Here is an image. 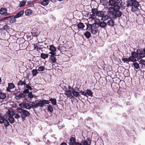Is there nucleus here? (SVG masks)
Segmentation results:
<instances>
[{
    "label": "nucleus",
    "mask_w": 145,
    "mask_h": 145,
    "mask_svg": "<svg viewBox=\"0 0 145 145\" xmlns=\"http://www.w3.org/2000/svg\"><path fill=\"white\" fill-rule=\"evenodd\" d=\"M109 10L112 15L114 16V18L120 17L122 15V13L119 10H116L114 8L113 9L112 7H110Z\"/></svg>",
    "instance_id": "nucleus-1"
},
{
    "label": "nucleus",
    "mask_w": 145,
    "mask_h": 145,
    "mask_svg": "<svg viewBox=\"0 0 145 145\" xmlns=\"http://www.w3.org/2000/svg\"><path fill=\"white\" fill-rule=\"evenodd\" d=\"M127 7H134L135 8H137L139 6V3L137 0H127L126 2Z\"/></svg>",
    "instance_id": "nucleus-2"
},
{
    "label": "nucleus",
    "mask_w": 145,
    "mask_h": 145,
    "mask_svg": "<svg viewBox=\"0 0 145 145\" xmlns=\"http://www.w3.org/2000/svg\"><path fill=\"white\" fill-rule=\"evenodd\" d=\"M36 102L37 105L40 107H43L44 106L45 104H49L50 103L49 101L45 100L37 101Z\"/></svg>",
    "instance_id": "nucleus-3"
},
{
    "label": "nucleus",
    "mask_w": 145,
    "mask_h": 145,
    "mask_svg": "<svg viewBox=\"0 0 145 145\" xmlns=\"http://www.w3.org/2000/svg\"><path fill=\"white\" fill-rule=\"evenodd\" d=\"M18 86H23L24 85V88L25 89H28V90H32V89L31 87L28 84H26V82L25 80L24 81H22V80H20L18 82Z\"/></svg>",
    "instance_id": "nucleus-4"
},
{
    "label": "nucleus",
    "mask_w": 145,
    "mask_h": 145,
    "mask_svg": "<svg viewBox=\"0 0 145 145\" xmlns=\"http://www.w3.org/2000/svg\"><path fill=\"white\" fill-rule=\"evenodd\" d=\"M29 90L28 89H25L22 93L19 94L18 95H16L15 98L18 100H19L20 98H24L26 94L29 92Z\"/></svg>",
    "instance_id": "nucleus-5"
},
{
    "label": "nucleus",
    "mask_w": 145,
    "mask_h": 145,
    "mask_svg": "<svg viewBox=\"0 0 145 145\" xmlns=\"http://www.w3.org/2000/svg\"><path fill=\"white\" fill-rule=\"evenodd\" d=\"M73 88L70 86H69V89L67 90H65V94L67 96V97H71L73 98V96H72V92Z\"/></svg>",
    "instance_id": "nucleus-6"
},
{
    "label": "nucleus",
    "mask_w": 145,
    "mask_h": 145,
    "mask_svg": "<svg viewBox=\"0 0 145 145\" xmlns=\"http://www.w3.org/2000/svg\"><path fill=\"white\" fill-rule=\"evenodd\" d=\"M95 11L93 12L96 13V16L98 17H101L104 15L105 12L102 11H98L97 8H94Z\"/></svg>",
    "instance_id": "nucleus-7"
},
{
    "label": "nucleus",
    "mask_w": 145,
    "mask_h": 145,
    "mask_svg": "<svg viewBox=\"0 0 145 145\" xmlns=\"http://www.w3.org/2000/svg\"><path fill=\"white\" fill-rule=\"evenodd\" d=\"M30 115L29 112L26 110H24L21 114V116L24 120L25 119L26 117L29 116Z\"/></svg>",
    "instance_id": "nucleus-8"
},
{
    "label": "nucleus",
    "mask_w": 145,
    "mask_h": 145,
    "mask_svg": "<svg viewBox=\"0 0 145 145\" xmlns=\"http://www.w3.org/2000/svg\"><path fill=\"white\" fill-rule=\"evenodd\" d=\"M3 123H4V125L6 127H8L10 125V123L8 121V118L7 115H4L2 117Z\"/></svg>",
    "instance_id": "nucleus-9"
},
{
    "label": "nucleus",
    "mask_w": 145,
    "mask_h": 145,
    "mask_svg": "<svg viewBox=\"0 0 145 145\" xmlns=\"http://www.w3.org/2000/svg\"><path fill=\"white\" fill-rule=\"evenodd\" d=\"M99 23V26L101 27L102 28H105L107 24L106 22L103 21V22H100V20L99 19H96L95 20V22H97V21Z\"/></svg>",
    "instance_id": "nucleus-10"
},
{
    "label": "nucleus",
    "mask_w": 145,
    "mask_h": 145,
    "mask_svg": "<svg viewBox=\"0 0 145 145\" xmlns=\"http://www.w3.org/2000/svg\"><path fill=\"white\" fill-rule=\"evenodd\" d=\"M145 49L143 50H140L139 49H138L137 51V52L138 53V56L141 58H143L145 57V52L144 50Z\"/></svg>",
    "instance_id": "nucleus-11"
},
{
    "label": "nucleus",
    "mask_w": 145,
    "mask_h": 145,
    "mask_svg": "<svg viewBox=\"0 0 145 145\" xmlns=\"http://www.w3.org/2000/svg\"><path fill=\"white\" fill-rule=\"evenodd\" d=\"M116 5L114 8L116 9H118V8H119V6L123 4V1L122 0H116Z\"/></svg>",
    "instance_id": "nucleus-12"
},
{
    "label": "nucleus",
    "mask_w": 145,
    "mask_h": 145,
    "mask_svg": "<svg viewBox=\"0 0 145 145\" xmlns=\"http://www.w3.org/2000/svg\"><path fill=\"white\" fill-rule=\"evenodd\" d=\"M0 14L5 16L8 15L9 14L7 13V10L5 8H2L0 9Z\"/></svg>",
    "instance_id": "nucleus-13"
},
{
    "label": "nucleus",
    "mask_w": 145,
    "mask_h": 145,
    "mask_svg": "<svg viewBox=\"0 0 145 145\" xmlns=\"http://www.w3.org/2000/svg\"><path fill=\"white\" fill-rule=\"evenodd\" d=\"M8 87H7L6 90L8 92H11L10 89L15 88V86L14 84L9 83L8 84Z\"/></svg>",
    "instance_id": "nucleus-14"
},
{
    "label": "nucleus",
    "mask_w": 145,
    "mask_h": 145,
    "mask_svg": "<svg viewBox=\"0 0 145 145\" xmlns=\"http://www.w3.org/2000/svg\"><path fill=\"white\" fill-rule=\"evenodd\" d=\"M91 143L89 138H87L86 141L83 140L81 142L82 145H90Z\"/></svg>",
    "instance_id": "nucleus-15"
},
{
    "label": "nucleus",
    "mask_w": 145,
    "mask_h": 145,
    "mask_svg": "<svg viewBox=\"0 0 145 145\" xmlns=\"http://www.w3.org/2000/svg\"><path fill=\"white\" fill-rule=\"evenodd\" d=\"M91 12L92 13L91 14H90V17L89 18V19H91V20L95 19V18L96 16V13H95L94 12L95 11L94 8H92L91 10Z\"/></svg>",
    "instance_id": "nucleus-16"
},
{
    "label": "nucleus",
    "mask_w": 145,
    "mask_h": 145,
    "mask_svg": "<svg viewBox=\"0 0 145 145\" xmlns=\"http://www.w3.org/2000/svg\"><path fill=\"white\" fill-rule=\"evenodd\" d=\"M116 0H109L108 2V5L109 6L113 7V9L116 5Z\"/></svg>",
    "instance_id": "nucleus-17"
},
{
    "label": "nucleus",
    "mask_w": 145,
    "mask_h": 145,
    "mask_svg": "<svg viewBox=\"0 0 145 145\" xmlns=\"http://www.w3.org/2000/svg\"><path fill=\"white\" fill-rule=\"evenodd\" d=\"M76 142L75 138L72 137L69 140V145H74Z\"/></svg>",
    "instance_id": "nucleus-18"
},
{
    "label": "nucleus",
    "mask_w": 145,
    "mask_h": 145,
    "mask_svg": "<svg viewBox=\"0 0 145 145\" xmlns=\"http://www.w3.org/2000/svg\"><path fill=\"white\" fill-rule=\"evenodd\" d=\"M26 100H25L24 101V108L27 109H31L32 108V106L29 105L28 103H27L25 102Z\"/></svg>",
    "instance_id": "nucleus-19"
},
{
    "label": "nucleus",
    "mask_w": 145,
    "mask_h": 145,
    "mask_svg": "<svg viewBox=\"0 0 145 145\" xmlns=\"http://www.w3.org/2000/svg\"><path fill=\"white\" fill-rule=\"evenodd\" d=\"M49 60L50 62L52 63H55L56 61V58L55 56H50Z\"/></svg>",
    "instance_id": "nucleus-20"
},
{
    "label": "nucleus",
    "mask_w": 145,
    "mask_h": 145,
    "mask_svg": "<svg viewBox=\"0 0 145 145\" xmlns=\"http://www.w3.org/2000/svg\"><path fill=\"white\" fill-rule=\"evenodd\" d=\"M24 13V10H22L20 11L14 16L15 18H16L21 17L23 15Z\"/></svg>",
    "instance_id": "nucleus-21"
},
{
    "label": "nucleus",
    "mask_w": 145,
    "mask_h": 145,
    "mask_svg": "<svg viewBox=\"0 0 145 145\" xmlns=\"http://www.w3.org/2000/svg\"><path fill=\"white\" fill-rule=\"evenodd\" d=\"M72 94V96H73V97L74 96L76 97H78L80 96V95L79 94V93L77 91L74 89H73ZM73 98H74V97Z\"/></svg>",
    "instance_id": "nucleus-22"
},
{
    "label": "nucleus",
    "mask_w": 145,
    "mask_h": 145,
    "mask_svg": "<svg viewBox=\"0 0 145 145\" xmlns=\"http://www.w3.org/2000/svg\"><path fill=\"white\" fill-rule=\"evenodd\" d=\"M114 20L111 19L107 22V24L109 26L113 27L114 25Z\"/></svg>",
    "instance_id": "nucleus-23"
},
{
    "label": "nucleus",
    "mask_w": 145,
    "mask_h": 145,
    "mask_svg": "<svg viewBox=\"0 0 145 145\" xmlns=\"http://www.w3.org/2000/svg\"><path fill=\"white\" fill-rule=\"evenodd\" d=\"M48 101L49 102L50 101L52 104L54 105H56L57 104L56 100L55 98H51Z\"/></svg>",
    "instance_id": "nucleus-24"
},
{
    "label": "nucleus",
    "mask_w": 145,
    "mask_h": 145,
    "mask_svg": "<svg viewBox=\"0 0 145 145\" xmlns=\"http://www.w3.org/2000/svg\"><path fill=\"white\" fill-rule=\"evenodd\" d=\"M49 3V0H43V1L41 2L40 4L42 5L45 6L47 5Z\"/></svg>",
    "instance_id": "nucleus-25"
},
{
    "label": "nucleus",
    "mask_w": 145,
    "mask_h": 145,
    "mask_svg": "<svg viewBox=\"0 0 145 145\" xmlns=\"http://www.w3.org/2000/svg\"><path fill=\"white\" fill-rule=\"evenodd\" d=\"M132 57L136 59L138 57V53L135 51L132 52L131 53V56Z\"/></svg>",
    "instance_id": "nucleus-26"
},
{
    "label": "nucleus",
    "mask_w": 145,
    "mask_h": 145,
    "mask_svg": "<svg viewBox=\"0 0 145 145\" xmlns=\"http://www.w3.org/2000/svg\"><path fill=\"white\" fill-rule=\"evenodd\" d=\"M6 94L5 93H3L2 92H0V99H5L6 97Z\"/></svg>",
    "instance_id": "nucleus-27"
},
{
    "label": "nucleus",
    "mask_w": 145,
    "mask_h": 145,
    "mask_svg": "<svg viewBox=\"0 0 145 145\" xmlns=\"http://www.w3.org/2000/svg\"><path fill=\"white\" fill-rule=\"evenodd\" d=\"M49 50L51 51L50 52H56V49L54 46L51 45L50 46Z\"/></svg>",
    "instance_id": "nucleus-28"
},
{
    "label": "nucleus",
    "mask_w": 145,
    "mask_h": 145,
    "mask_svg": "<svg viewBox=\"0 0 145 145\" xmlns=\"http://www.w3.org/2000/svg\"><path fill=\"white\" fill-rule=\"evenodd\" d=\"M77 26L78 28L80 29H83L85 27V25L82 22H80L77 24Z\"/></svg>",
    "instance_id": "nucleus-29"
},
{
    "label": "nucleus",
    "mask_w": 145,
    "mask_h": 145,
    "mask_svg": "<svg viewBox=\"0 0 145 145\" xmlns=\"http://www.w3.org/2000/svg\"><path fill=\"white\" fill-rule=\"evenodd\" d=\"M32 11L30 9H27L25 12V14L26 15L30 16L32 13Z\"/></svg>",
    "instance_id": "nucleus-30"
},
{
    "label": "nucleus",
    "mask_w": 145,
    "mask_h": 145,
    "mask_svg": "<svg viewBox=\"0 0 145 145\" xmlns=\"http://www.w3.org/2000/svg\"><path fill=\"white\" fill-rule=\"evenodd\" d=\"M48 54H45L44 53H42L40 54V57L42 58L45 59L48 57Z\"/></svg>",
    "instance_id": "nucleus-31"
},
{
    "label": "nucleus",
    "mask_w": 145,
    "mask_h": 145,
    "mask_svg": "<svg viewBox=\"0 0 145 145\" xmlns=\"http://www.w3.org/2000/svg\"><path fill=\"white\" fill-rule=\"evenodd\" d=\"M8 119L11 123H13L14 122V119L13 116H10L8 117Z\"/></svg>",
    "instance_id": "nucleus-32"
},
{
    "label": "nucleus",
    "mask_w": 145,
    "mask_h": 145,
    "mask_svg": "<svg viewBox=\"0 0 145 145\" xmlns=\"http://www.w3.org/2000/svg\"><path fill=\"white\" fill-rule=\"evenodd\" d=\"M45 70V68L43 66H40L38 67V71L39 72L43 71Z\"/></svg>",
    "instance_id": "nucleus-33"
},
{
    "label": "nucleus",
    "mask_w": 145,
    "mask_h": 145,
    "mask_svg": "<svg viewBox=\"0 0 145 145\" xmlns=\"http://www.w3.org/2000/svg\"><path fill=\"white\" fill-rule=\"evenodd\" d=\"M38 70L37 69H33L32 71V74L33 76H36L38 73Z\"/></svg>",
    "instance_id": "nucleus-34"
},
{
    "label": "nucleus",
    "mask_w": 145,
    "mask_h": 145,
    "mask_svg": "<svg viewBox=\"0 0 145 145\" xmlns=\"http://www.w3.org/2000/svg\"><path fill=\"white\" fill-rule=\"evenodd\" d=\"M32 35L34 37H37L39 34L38 32L37 31H34L31 32Z\"/></svg>",
    "instance_id": "nucleus-35"
},
{
    "label": "nucleus",
    "mask_w": 145,
    "mask_h": 145,
    "mask_svg": "<svg viewBox=\"0 0 145 145\" xmlns=\"http://www.w3.org/2000/svg\"><path fill=\"white\" fill-rule=\"evenodd\" d=\"M86 93H87V95H89L90 96H92V95L93 94V92L91 91L89 89H87L86 90Z\"/></svg>",
    "instance_id": "nucleus-36"
},
{
    "label": "nucleus",
    "mask_w": 145,
    "mask_h": 145,
    "mask_svg": "<svg viewBox=\"0 0 145 145\" xmlns=\"http://www.w3.org/2000/svg\"><path fill=\"white\" fill-rule=\"evenodd\" d=\"M14 114V113L13 111L10 110H8V117L10 116H13Z\"/></svg>",
    "instance_id": "nucleus-37"
},
{
    "label": "nucleus",
    "mask_w": 145,
    "mask_h": 145,
    "mask_svg": "<svg viewBox=\"0 0 145 145\" xmlns=\"http://www.w3.org/2000/svg\"><path fill=\"white\" fill-rule=\"evenodd\" d=\"M108 18V16L107 15H104V16L101 17V20L102 21H105L107 20Z\"/></svg>",
    "instance_id": "nucleus-38"
},
{
    "label": "nucleus",
    "mask_w": 145,
    "mask_h": 145,
    "mask_svg": "<svg viewBox=\"0 0 145 145\" xmlns=\"http://www.w3.org/2000/svg\"><path fill=\"white\" fill-rule=\"evenodd\" d=\"M85 36L87 38H89L91 35L90 33L88 31H87L84 34Z\"/></svg>",
    "instance_id": "nucleus-39"
},
{
    "label": "nucleus",
    "mask_w": 145,
    "mask_h": 145,
    "mask_svg": "<svg viewBox=\"0 0 145 145\" xmlns=\"http://www.w3.org/2000/svg\"><path fill=\"white\" fill-rule=\"evenodd\" d=\"M48 110L51 113H52L53 111V107L52 105H49L48 106Z\"/></svg>",
    "instance_id": "nucleus-40"
},
{
    "label": "nucleus",
    "mask_w": 145,
    "mask_h": 145,
    "mask_svg": "<svg viewBox=\"0 0 145 145\" xmlns=\"http://www.w3.org/2000/svg\"><path fill=\"white\" fill-rule=\"evenodd\" d=\"M31 103H32L31 104V105H32V107H33V108H36L39 107L37 105L36 102V103L33 102H31Z\"/></svg>",
    "instance_id": "nucleus-41"
},
{
    "label": "nucleus",
    "mask_w": 145,
    "mask_h": 145,
    "mask_svg": "<svg viewBox=\"0 0 145 145\" xmlns=\"http://www.w3.org/2000/svg\"><path fill=\"white\" fill-rule=\"evenodd\" d=\"M130 61H132L133 62H136L137 61V59L136 58L131 56L129 57Z\"/></svg>",
    "instance_id": "nucleus-42"
},
{
    "label": "nucleus",
    "mask_w": 145,
    "mask_h": 145,
    "mask_svg": "<svg viewBox=\"0 0 145 145\" xmlns=\"http://www.w3.org/2000/svg\"><path fill=\"white\" fill-rule=\"evenodd\" d=\"M26 3V1H23L20 2L19 4V6L20 7H22L25 5Z\"/></svg>",
    "instance_id": "nucleus-43"
},
{
    "label": "nucleus",
    "mask_w": 145,
    "mask_h": 145,
    "mask_svg": "<svg viewBox=\"0 0 145 145\" xmlns=\"http://www.w3.org/2000/svg\"><path fill=\"white\" fill-rule=\"evenodd\" d=\"M133 65L137 69H138L140 67L139 64L137 62L134 63Z\"/></svg>",
    "instance_id": "nucleus-44"
},
{
    "label": "nucleus",
    "mask_w": 145,
    "mask_h": 145,
    "mask_svg": "<svg viewBox=\"0 0 145 145\" xmlns=\"http://www.w3.org/2000/svg\"><path fill=\"white\" fill-rule=\"evenodd\" d=\"M92 27L91 24H88L87 25V28L86 29L90 31L92 29Z\"/></svg>",
    "instance_id": "nucleus-45"
},
{
    "label": "nucleus",
    "mask_w": 145,
    "mask_h": 145,
    "mask_svg": "<svg viewBox=\"0 0 145 145\" xmlns=\"http://www.w3.org/2000/svg\"><path fill=\"white\" fill-rule=\"evenodd\" d=\"M16 18H15L14 16V18L10 19L9 20L10 23L11 24H13L16 21Z\"/></svg>",
    "instance_id": "nucleus-46"
},
{
    "label": "nucleus",
    "mask_w": 145,
    "mask_h": 145,
    "mask_svg": "<svg viewBox=\"0 0 145 145\" xmlns=\"http://www.w3.org/2000/svg\"><path fill=\"white\" fill-rule=\"evenodd\" d=\"M119 8H118V9H117V10H120V9H121V10H124L125 8L126 7L123 4H122V5H121L119 6Z\"/></svg>",
    "instance_id": "nucleus-47"
},
{
    "label": "nucleus",
    "mask_w": 145,
    "mask_h": 145,
    "mask_svg": "<svg viewBox=\"0 0 145 145\" xmlns=\"http://www.w3.org/2000/svg\"><path fill=\"white\" fill-rule=\"evenodd\" d=\"M122 61H123L124 63L127 62V63L130 61L129 57L128 58H125L122 59Z\"/></svg>",
    "instance_id": "nucleus-48"
},
{
    "label": "nucleus",
    "mask_w": 145,
    "mask_h": 145,
    "mask_svg": "<svg viewBox=\"0 0 145 145\" xmlns=\"http://www.w3.org/2000/svg\"><path fill=\"white\" fill-rule=\"evenodd\" d=\"M98 30L96 29H92L91 30V32L92 33L95 34L97 32Z\"/></svg>",
    "instance_id": "nucleus-49"
},
{
    "label": "nucleus",
    "mask_w": 145,
    "mask_h": 145,
    "mask_svg": "<svg viewBox=\"0 0 145 145\" xmlns=\"http://www.w3.org/2000/svg\"><path fill=\"white\" fill-rule=\"evenodd\" d=\"M28 93V96L30 98H32L33 97V96L31 92H29Z\"/></svg>",
    "instance_id": "nucleus-50"
},
{
    "label": "nucleus",
    "mask_w": 145,
    "mask_h": 145,
    "mask_svg": "<svg viewBox=\"0 0 145 145\" xmlns=\"http://www.w3.org/2000/svg\"><path fill=\"white\" fill-rule=\"evenodd\" d=\"M49 54H51L50 55H49V56H56V54L55 52H49Z\"/></svg>",
    "instance_id": "nucleus-51"
},
{
    "label": "nucleus",
    "mask_w": 145,
    "mask_h": 145,
    "mask_svg": "<svg viewBox=\"0 0 145 145\" xmlns=\"http://www.w3.org/2000/svg\"><path fill=\"white\" fill-rule=\"evenodd\" d=\"M23 110H24L22 109L20 107L18 108L17 109V111L18 112L21 113V114L22 113V112H23Z\"/></svg>",
    "instance_id": "nucleus-52"
},
{
    "label": "nucleus",
    "mask_w": 145,
    "mask_h": 145,
    "mask_svg": "<svg viewBox=\"0 0 145 145\" xmlns=\"http://www.w3.org/2000/svg\"><path fill=\"white\" fill-rule=\"evenodd\" d=\"M25 100V99L24 100L23 103H20L19 104V105L21 108H24V101Z\"/></svg>",
    "instance_id": "nucleus-53"
},
{
    "label": "nucleus",
    "mask_w": 145,
    "mask_h": 145,
    "mask_svg": "<svg viewBox=\"0 0 145 145\" xmlns=\"http://www.w3.org/2000/svg\"><path fill=\"white\" fill-rule=\"evenodd\" d=\"M12 16H8V17H4L3 18H1L0 19V20L1 21H3V20H7V19L8 18H11Z\"/></svg>",
    "instance_id": "nucleus-54"
},
{
    "label": "nucleus",
    "mask_w": 145,
    "mask_h": 145,
    "mask_svg": "<svg viewBox=\"0 0 145 145\" xmlns=\"http://www.w3.org/2000/svg\"><path fill=\"white\" fill-rule=\"evenodd\" d=\"M14 118L16 119H18L20 117V116L18 114H14Z\"/></svg>",
    "instance_id": "nucleus-55"
},
{
    "label": "nucleus",
    "mask_w": 145,
    "mask_h": 145,
    "mask_svg": "<svg viewBox=\"0 0 145 145\" xmlns=\"http://www.w3.org/2000/svg\"><path fill=\"white\" fill-rule=\"evenodd\" d=\"M4 29L6 30H8L9 29V27L8 25H6L4 26Z\"/></svg>",
    "instance_id": "nucleus-56"
},
{
    "label": "nucleus",
    "mask_w": 145,
    "mask_h": 145,
    "mask_svg": "<svg viewBox=\"0 0 145 145\" xmlns=\"http://www.w3.org/2000/svg\"><path fill=\"white\" fill-rule=\"evenodd\" d=\"M81 93L82 95H83L87 97V93L85 92L84 91H81L80 92Z\"/></svg>",
    "instance_id": "nucleus-57"
},
{
    "label": "nucleus",
    "mask_w": 145,
    "mask_h": 145,
    "mask_svg": "<svg viewBox=\"0 0 145 145\" xmlns=\"http://www.w3.org/2000/svg\"><path fill=\"white\" fill-rule=\"evenodd\" d=\"M140 62L143 65H145V61L144 59H141L140 61Z\"/></svg>",
    "instance_id": "nucleus-58"
},
{
    "label": "nucleus",
    "mask_w": 145,
    "mask_h": 145,
    "mask_svg": "<svg viewBox=\"0 0 145 145\" xmlns=\"http://www.w3.org/2000/svg\"><path fill=\"white\" fill-rule=\"evenodd\" d=\"M2 116L0 115V124L3 123V121H2Z\"/></svg>",
    "instance_id": "nucleus-59"
},
{
    "label": "nucleus",
    "mask_w": 145,
    "mask_h": 145,
    "mask_svg": "<svg viewBox=\"0 0 145 145\" xmlns=\"http://www.w3.org/2000/svg\"><path fill=\"white\" fill-rule=\"evenodd\" d=\"M35 48L38 49L39 50H40L41 49L40 48L39 46H37V45H36L35 46Z\"/></svg>",
    "instance_id": "nucleus-60"
},
{
    "label": "nucleus",
    "mask_w": 145,
    "mask_h": 145,
    "mask_svg": "<svg viewBox=\"0 0 145 145\" xmlns=\"http://www.w3.org/2000/svg\"><path fill=\"white\" fill-rule=\"evenodd\" d=\"M74 145H82L81 143L76 142Z\"/></svg>",
    "instance_id": "nucleus-61"
},
{
    "label": "nucleus",
    "mask_w": 145,
    "mask_h": 145,
    "mask_svg": "<svg viewBox=\"0 0 145 145\" xmlns=\"http://www.w3.org/2000/svg\"><path fill=\"white\" fill-rule=\"evenodd\" d=\"M90 16V15L88 12H87V13H86L85 15V16L86 17H88Z\"/></svg>",
    "instance_id": "nucleus-62"
},
{
    "label": "nucleus",
    "mask_w": 145,
    "mask_h": 145,
    "mask_svg": "<svg viewBox=\"0 0 145 145\" xmlns=\"http://www.w3.org/2000/svg\"><path fill=\"white\" fill-rule=\"evenodd\" d=\"M60 145H67V144L65 142H63L61 143Z\"/></svg>",
    "instance_id": "nucleus-63"
},
{
    "label": "nucleus",
    "mask_w": 145,
    "mask_h": 145,
    "mask_svg": "<svg viewBox=\"0 0 145 145\" xmlns=\"http://www.w3.org/2000/svg\"><path fill=\"white\" fill-rule=\"evenodd\" d=\"M133 7H132V8L131 9V10L132 11H135L136 10H135V8H133Z\"/></svg>",
    "instance_id": "nucleus-64"
}]
</instances>
